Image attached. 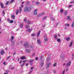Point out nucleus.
<instances>
[{"label":"nucleus","mask_w":74,"mask_h":74,"mask_svg":"<svg viewBox=\"0 0 74 74\" xmlns=\"http://www.w3.org/2000/svg\"><path fill=\"white\" fill-rule=\"evenodd\" d=\"M31 10L30 8L29 7V6H26L24 9L25 12H27V11H30Z\"/></svg>","instance_id":"1"},{"label":"nucleus","mask_w":74,"mask_h":74,"mask_svg":"<svg viewBox=\"0 0 74 74\" xmlns=\"http://www.w3.org/2000/svg\"><path fill=\"white\" fill-rule=\"evenodd\" d=\"M24 21L25 22H27L28 25H31V23H32V22L29 21V20L27 21V19L26 18L24 20Z\"/></svg>","instance_id":"2"},{"label":"nucleus","mask_w":74,"mask_h":74,"mask_svg":"<svg viewBox=\"0 0 74 74\" xmlns=\"http://www.w3.org/2000/svg\"><path fill=\"white\" fill-rule=\"evenodd\" d=\"M24 46L26 48H29V43L27 42H26L25 44L24 45Z\"/></svg>","instance_id":"3"},{"label":"nucleus","mask_w":74,"mask_h":74,"mask_svg":"<svg viewBox=\"0 0 74 74\" xmlns=\"http://www.w3.org/2000/svg\"><path fill=\"white\" fill-rule=\"evenodd\" d=\"M71 64V62H68L66 65V67H70V64Z\"/></svg>","instance_id":"4"},{"label":"nucleus","mask_w":74,"mask_h":74,"mask_svg":"<svg viewBox=\"0 0 74 74\" xmlns=\"http://www.w3.org/2000/svg\"><path fill=\"white\" fill-rule=\"evenodd\" d=\"M38 11V9H36L34 10V15H36L37 14V11Z\"/></svg>","instance_id":"5"},{"label":"nucleus","mask_w":74,"mask_h":74,"mask_svg":"<svg viewBox=\"0 0 74 74\" xmlns=\"http://www.w3.org/2000/svg\"><path fill=\"white\" fill-rule=\"evenodd\" d=\"M44 12H42L41 13L39 14L38 15H37L38 17L39 16H42V15H44Z\"/></svg>","instance_id":"6"},{"label":"nucleus","mask_w":74,"mask_h":74,"mask_svg":"<svg viewBox=\"0 0 74 74\" xmlns=\"http://www.w3.org/2000/svg\"><path fill=\"white\" fill-rule=\"evenodd\" d=\"M8 22L9 23H13L14 22V21L13 20H12L11 21L10 20V19L8 18Z\"/></svg>","instance_id":"7"},{"label":"nucleus","mask_w":74,"mask_h":74,"mask_svg":"<svg viewBox=\"0 0 74 74\" xmlns=\"http://www.w3.org/2000/svg\"><path fill=\"white\" fill-rule=\"evenodd\" d=\"M44 40L45 41H48V38L47 36H44Z\"/></svg>","instance_id":"8"},{"label":"nucleus","mask_w":74,"mask_h":74,"mask_svg":"<svg viewBox=\"0 0 74 74\" xmlns=\"http://www.w3.org/2000/svg\"><path fill=\"white\" fill-rule=\"evenodd\" d=\"M26 62V60H23L22 62L23 63H24L21 66V68L22 67H23V66H24V65L25 64V62Z\"/></svg>","instance_id":"9"},{"label":"nucleus","mask_w":74,"mask_h":74,"mask_svg":"<svg viewBox=\"0 0 74 74\" xmlns=\"http://www.w3.org/2000/svg\"><path fill=\"white\" fill-rule=\"evenodd\" d=\"M37 43L39 45H41V40L38 39L37 40Z\"/></svg>","instance_id":"10"},{"label":"nucleus","mask_w":74,"mask_h":74,"mask_svg":"<svg viewBox=\"0 0 74 74\" xmlns=\"http://www.w3.org/2000/svg\"><path fill=\"white\" fill-rule=\"evenodd\" d=\"M53 16V15L51 16V19L52 21H55V18H54V17H52Z\"/></svg>","instance_id":"11"},{"label":"nucleus","mask_w":74,"mask_h":74,"mask_svg":"<svg viewBox=\"0 0 74 74\" xmlns=\"http://www.w3.org/2000/svg\"><path fill=\"white\" fill-rule=\"evenodd\" d=\"M25 51L26 53H30V50L28 49H26Z\"/></svg>","instance_id":"12"},{"label":"nucleus","mask_w":74,"mask_h":74,"mask_svg":"<svg viewBox=\"0 0 74 74\" xmlns=\"http://www.w3.org/2000/svg\"><path fill=\"white\" fill-rule=\"evenodd\" d=\"M41 32V31H39L38 33L37 34V37H38L39 36H40V33Z\"/></svg>","instance_id":"13"},{"label":"nucleus","mask_w":74,"mask_h":74,"mask_svg":"<svg viewBox=\"0 0 74 74\" xmlns=\"http://www.w3.org/2000/svg\"><path fill=\"white\" fill-rule=\"evenodd\" d=\"M51 64V63H49L47 64V68H48L49 67V66Z\"/></svg>","instance_id":"14"},{"label":"nucleus","mask_w":74,"mask_h":74,"mask_svg":"<svg viewBox=\"0 0 74 74\" xmlns=\"http://www.w3.org/2000/svg\"><path fill=\"white\" fill-rule=\"evenodd\" d=\"M20 59H22V60H24V59H26V58L25 57H21V58Z\"/></svg>","instance_id":"15"},{"label":"nucleus","mask_w":74,"mask_h":74,"mask_svg":"<svg viewBox=\"0 0 74 74\" xmlns=\"http://www.w3.org/2000/svg\"><path fill=\"white\" fill-rule=\"evenodd\" d=\"M70 40V37H68L66 38V41H69Z\"/></svg>","instance_id":"16"},{"label":"nucleus","mask_w":74,"mask_h":74,"mask_svg":"<svg viewBox=\"0 0 74 74\" xmlns=\"http://www.w3.org/2000/svg\"><path fill=\"white\" fill-rule=\"evenodd\" d=\"M26 31L28 32H30L32 31V29H30L28 30H27Z\"/></svg>","instance_id":"17"},{"label":"nucleus","mask_w":74,"mask_h":74,"mask_svg":"<svg viewBox=\"0 0 74 74\" xmlns=\"http://www.w3.org/2000/svg\"><path fill=\"white\" fill-rule=\"evenodd\" d=\"M11 17L12 19H14L15 18V16L14 15H12Z\"/></svg>","instance_id":"18"},{"label":"nucleus","mask_w":74,"mask_h":74,"mask_svg":"<svg viewBox=\"0 0 74 74\" xmlns=\"http://www.w3.org/2000/svg\"><path fill=\"white\" fill-rule=\"evenodd\" d=\"M67 19H69V21H70L71 20V18H70V16H68Z\"/></svg>","instance_id":"19"},{"label":"nucleus","mask_w":74,"mask_h":74,"mask_svg":"<svg viewBox=\"0 0 74 74\" xmlns=\"http://www.w3.org/2000/svg\"><path fill=\"white\" fill-rule=\"evenodd\" d=\"M50 59V58L49 57L47 58V62H48L49 61V59Z\"/></svg>","instance_id":"20"},{"label":"nucleus","mask_w":74,"mask_h":74,"mask_svg":"<svg viewBox=\"0 0 74 74\" xmlns=\"http://www.w3.org/2000/svg\"><path fill=\"white\" fill-rule=\"evenodd\" d=\"M1 8H4V6H3V4L2 3H1Z\"/></svg>","instance_id":"21"},{"label":"nucleus","mask_w":74,"mask_h":74,"mask_svg":"<svg viewBox=\"0 0 74 74\" xmlns=\"http://www.w3.org/2000/svg\"><path fill=\"white\" fill-rule=\"evenodd\" d=\"M4 50H2L1 51V55H3V54L4 53Z\"/></svg>","instance_id":"22"},{"label":"nucleus","mask_w":74,"mask_h":74,"mask_svg":"<svg viewBox=\"0 0 74 74\" xmlns=\"http://www.w3.org/2000/svg\"><path fill=\"white\" fill-rule=\"evenodd\" d=\"M71 26L72 27H73V28L74 27V22H73L72 23Z\"/></svg>","instance_id":"23"},{"label":"nucleus","mask_w":74,"mask_h":74,"mask_svg":"<svg viewBox=\"0 0 74 74\" xmlns=\"http://www.w3.org/2000/svg\"><path fill=\"white\" fill-rule=\"evenodd\" d=\"M65 71H66L65 69H64L63 71L62 72V74H64L65 73Z\"/></svg>","instance_id":"24"},{"label":"nucleus","mask_w":74,"mask_h":74,"mask_svg":"<svg viewBox=\"0 0 74 74\" xmlns=\"http://www.w3.org/2000/svg\"><path fill=\"white\" fill-rule=\"evenodd\" d=\"M73 41L71 42L69 46L70 47H71V45H72V44H73Z\"/></svg>","instance_id":"25"},{"label":"nucleus","mask_w":74,"mask_h":74,"mask_svg":"<svg viewBox=\"0 0 74 74\" xmlns=\"http://www.w3.org/2000/svg\"><path fill=\"white\" fill-rule=\"evenodd\" d=\"M57 64V63H55L54 64H53V67H56Z\"/></svg>","instance_id":"26"},{"label":"nucleus","mask_w":74,"mask_h":74,"mask_svg":"<svg viewBox=\"0 0 74 74\" xmlns=\"http://www.w3.org/2000/svg\"><path fill=\"white\" fill-rule=\"evenodd\" d=\"M30 27V26L29 25H27L25 26V28L26 29H27V28H29Z\"/></svg>","instance_id":"27"},{"label":"nucleus","mask_w":74,"mask_h":74,"mask_svg":"<svg viewBox=\"0 0 74 74\" xmlns=\"http://www.w3.org/2000/svg\"><path fill=\"white\" fill-rule=\"evenodd\" d=\"M57 41L58 42H60V38H58L57 39Z\"/></svg>","instance_id":"28"},{"label":"nucleus","mask_w":74,"mask_h":74,"mask_svg":"<svg viewBox=\"0 0 74 74\" xmlns=\"http://www.w3.org/2000/svg\"><path fill=\"white\" fill-rule=\"evenodd\" d=\"M43 65H44V62H42L40 64V66H41V67H42V66H43Z\"/></svg>","instance_id":"29"},{"label":"nucleus","mask_w":74,"mask_h":74,"mask_svg":"<svg viewBox=\"0 0 74 74\" xmlns=\"http://www.w3.org/2000/svg\"><path fill=\"white\" fill-rule=\"evenodd\" d=\"M33 61H34V60H30L29 61V62L30 63H32V62H33Z\"/></svg>","instance_id":"30"},{"label":"nucleus","mask_w":74,"mask_h":74,"mask_svg":"<svg viewBox=\"0 0 74 74\" xmlns=\"http://www.w3.org/2000/svg\"><path fill=\"white\" fill-rule=\"evenodd\" d=\"M67 26L68 27H69L70 26V24H66L65 25V26Z\"/></svg>","instance_id":"31"},{"label":"nucleus","mask_w":74,"mask_h":74,"mask_svg":"<svg viewBox=\"0 0 74 74\" xmlns=\"http://www.w3.org/2000/svg\"><path fill=\"white\" fill-rule=\"evenodd\" d=\"M14 1V0H12L10 1V3L11 4V3H12Z\"/></svg>","instance_id":"32"},{"label":"nucleus","mask_w":74,"mask_h":74,"mask_svg":"<svg viewBox=\"0 0 74 74\" xmlns=\"http://www.w3.org/2000/svg\"><path fill=\"white\" fill-rule=\"evenodd\" d=\"M14 36H12L11 38V41H12V40L14 39Z\"/></svg>","instance_id":"33"},{"label":"nucleus","mask_w":74,"mask_h":74,"mask_svg":"<svg viewBox=\"0 0 74 74\" xmlns=\"http://www.w3.org/2000/svg\"><path fill=\"white\" fill-rule=\"evenodd\" d=\"M19 12V10H17V11L16 12V14L17 15L18 14V12Z\"/></svg>","instance_id":"34"},{"label":"nucleus","mask_w":74,"mask_h":74,"mask_svg":"<svg viewBox=\"0 0 74 74\" xmlns=\"http://www.w3.org/2000/svg\"><path fill=\"white\" fill-rule=\"evenodd\" d=\"M60 12H61V13H62V12H63V10L62 9H61L60 10Z\"/></svg>","instance_id":"35"},{"label":"nucleus","mask_w":74,"mask_h":74,"mask_svg":"<svg viewBox=\"0 0 74 74\" xmlns=\"http://www.w3.org/2000/svg\"><path fill=\"white\" fill-rule=\"evenodd\" d=\"M54 37L55 38H58V36L57 35H55L54 36Z\"/></svg>","instance_id":"36"},{"label":"nucleus","mask_w":74,"mask_h":74,"mask_svg":"<svg viewBox=\"0 0 74 74\" xmlns=\"http://www.w3.org/2000/svg\"><path fill=\"white\" fill-rule=\"evenodd\" d=\"M22 12V9L20 8V12L21 13Z\"/></svg>","instance_id":"37"},{"label":"nucleus","mask_w":74,"mask_h":74,"mask_svg":"<svg viewBox=\"0 0 74 74\" xmlns=\"http://www.w3.org/2000/svg\"><path fill=\"white\" fill-rule=\"evenodd\" d=\"M40 4V3H39V2H36V4L38 5V4Z\"/></svg>","instance_id":"38"},{"label":"nucleus","mask_w":74,"mask_h":74,"mask_svg":"<svg viewBox=\"0 0 74 74\" xmlns=\"http://www.w3.org/2000/svg\"><path fill=\"white\" fill-rule=\"evenodd\" d=\"M34 36H35V34H32L31 35V36H32V37Z\"/></svg>","instance_id":"39"},{"label":"nucleus","mask_w":74,"mask_h":74,"mask_svg":"<svg viewBox=\"0 0 74 74\" xmlns=\"http://www.w3.org/2000/svg\"><path fill=\"white\" fill-rule=\"evenodd\" d=\"M10 56H9L8 57H7L6 60H8V59H10Z\"/></svg>","instance_id":"40"},{"label":"nucleus","mask_w":74,"mask_h":74,"mask_svg":"<svg viewBox=\"0 0 74 74\" xmlns=\"http://www.w3.org/2000/svg\"><path fill=\"white\" fill-rule=\"evenodd\" d=\"M43 57V56H41L40 58V60L42 59V58Z\"/></svg>","instance_id":"41"},{"label":"nucleus","mask_w":74,"mask_h":74,"mask_svg":"<svg viewBox=\"0 0 74 74\" xmlns=\"http://www.w3.org/2000/svg\"><path fill=\"white\" fill-rule=\"evenodd\" d=\"M11 44H12V45H14V42H11Z\"/></svg>","instance_id":"42"},{"label":"nucleus","mask_w":74,"mask_h":74,"mask_svg":"<svg viewBox=\"0 0 74 74\" xmlns=\"http://www.w3.org/2000/svg\"><path fill=\"white\" fill-rule=\"evenodd\" d=\"M23 26V24H22V23L20 25V27H22Z\"/></svg>","instance_id":"43"},{"label":"nucleus","mask_w":74,"mask_h":74,"mask_svg":"<svg viewBox=\"0 0 74 74\" xmlns=\"http://www.w3.org/2000/svg\"><path fill=\"white\" fill-rule=\"evenodd\" d=\"M9 3V1H8L6 2V3L5 4V5H8V3Z\"/></svg>","instance_id":"44"},{"label":"nucleus","mask_w":74,"mask_h":74,"mask_svg":"<svg viewBox=\"0 0 74 74\" xmlns=\"http://www.w3.org/2000/svg\"><path fill=\"white\" fill-rule=\"evenodd\" d=\"M47 18V17L46 16H45L44 17L43 19H45L46 18Z\"/></svg>","instance_id":"45"},{"label":"nucleus","mask_w":74,"mask_h":74,"mask_svg":"<svg viewBox=\"0 0 74 74\" xmlns=\"http://www.w3.org/2000/svg\"><path fill=\"white\" fill-rule=\"evenodd\" d=\"M3 64H4V65H6V64H7L5 63V62H4L3 63Z\"/></svg>","instance_id":"46"},{"label":"nucleus","mask_w":74,"mask_h":74,"mask_svg":"<svg viewBox=\"0 0 74 74\" xmlns=\"http://www.w3.org/2000/svg\"><path fill=\"white\" fill-rule=\"evenodd\" d=\"M68 70H69V68L66 69V72L68 71Z\"/></svg>","instance_id":"47"},{"label":"nucleus","mask_w":74,"mask_h":74,"mask_svg":"<svg viewBox=\"0 0 74 74\" xmlns=\"http://www.w3.org/2000/svg\"><path fill=\"white\" fill-rule=\"evenodd\" d=\"M30 47L31 48H33V45H31Z\"/></svg>","instance_id":"48"},{"label":"nucleus","mask_w":74,"mask_h":74,"mask_svg":"<svg viewBox=\"0 0 74 74\" xmlns=\"http://www.w3.org/2000/svg\"><path fill=\"white\" fill-rule=\"evenodd\" d=\"M2 12H3V14L4 15L5 14V13H4V11H3Z\"/></svg>","instance_id":"49"},{"label":"nucleus","mask_w":74,"mask_h":74,"mask_svg":"<svg viewBox=\"0 0 74 74\" xmlns=\"http://www.w3.org/2000/svg\"><path fill=\"white\" fill-rule=\"evenodd\" d=\"M74 1H72L70 2V3L71 4L72 3H74Z\"/></svg>","instance_id":"50"},{"label":"nucleus","mask_w":74,"mask_h":74,"mask_svg":"<svg viewBox=\"0 0 74 74\" xmlns=\"http://www.w3.org/2000/svg\"><path fill=\"white\" fill-rule=\"evenodd\" d=\"M21 63H22V60H21L19 62V63H20V64H21Z\"/></svg>","instance_id":"51"},{"label":"nucleus","mask_w":74,"mask_h":74,"mask_svg":"<svg viewBox=\"0 0 74 74\" xmlns=\"http://www.w3.org/2000/svg\"><path fill=\"white\" fill-rule=\"evenodd\" d=\"M20 29H19V28H18V29H17L16 30V31H18V30H19Z\"/></svg>","instance_id":"52"},{"label":"nucleus","mask_w":74,"mask_h":74,"mask_svg":"<svg viewBox=\"0 0 74 74\" xmlns=\"http://www.w3.org/2000/svg\"><path fill=\"white\" fill-rule=\"evenodd\" d=\"M36 60H38V57H36Z\"/></svg>","instance_id":"53"},{"label":"nucleus","mask_w":74,"mask_h":74,"mask_svg":"<svg viewBox=\"0 0 74 74\" xmlns=\"http://www.w3.org/2000/svg\"><path fill=\"white\" fill-rule=\"evenodd\" d=\"M71 6H72L71 5H70L68 7H69V8H70V7H71Z\"/></svg>","instance_id":"54"},{"label":"nucleus","mask_w":74,"mask_h":74,"mask_svg":"<svg viewBox=\"0 0 74 74\" xmlns=\"http://www.w3.org/2000/svg\"><path fill=\"white\" fill-rule=\"evenodd\" d=\"M66 65V63H64L63 64V65L64 66H65Z\"/></svg>","instance_id":"55"},{"label":"nucleus","mask_w":74,"mask_h":74,"mask_svg":"<svg viewBox=\"0 0 74 74\" xmlns=\"http://www.w3.org/2000/svg\"><path fill=\"white\" fill-rule=\"evenodd\" d=\"M29 65L28 64H26V66H27L28 65Z\"/></svg>","instance_id":"56"},{"label":"nucleus","mask_w":74,"mask_h":74,"mask_svg":"<svg viewBox=\"0 0 74 74\" xmlns=\"http://www.w3.org/2000/svg\"><path fill=\"white\" fill-rule=\"evenodd\" d=\"M53 73H56V71H53Z\"/></svg>","instance_id":"57"},{"label":"nucleus","mask_w":74,"mask_h":74,"mask_svg":"<svg viewBox=\"0 0 74 74\" xmlns=\"http://www.w3.org/2000/svg\"><path fill=\"white\" fill-rule=\"evenodd\" d=\"M58 36L59 37H60V35L59 34H58Z\"/></svg>","instance_id":"58"},{"label":"nucleus","mask_w":74,"mask_h":74,"mask_svg":"<svg viewBox=\"0 0 74 74\" xmlns=\"http://www.w3.org/2000/svg\"><path fill=\"white\" fill-rule=\"evenodd\" d=\"M34 68L33 67H32L31 68V70H32V69H33Z\"/></svg>","instance_id":"59"},{"label":"nucleus","mask_w":74,"mask_h":74,"mask_svg":"<svg viewBox=\"0 0 74 74\" xmlns=\"http://www.w3.org/2000/svg\"><path fill=\"white\" fill-rule=\"evenodd\" d=\"M35 55V53H34L32 54V56H34Z\"/></svg>","instance_id":"60"},{"label":"nucleus","mask_w":74,"mask_h":74,"mask_svg":"<svg viewBox=\"0 0 74 74\" xmlns=\"http://www.w3.org/2000/svg\"><path fill=\"white\" fill-rule=\"evenodd\" d=\"M32 71H31L29 72V74H30V73H32Z\"/></svg>","instance_id":"61"},{"label":"nucleus","mask_w":74,"mask_h":74,"mask_svg":"<svg viewBox=\"0 0 74 74\" xmlns=\"http://www.w3.org/2000/svg\"><path fill=\"white\" fill-rule=\"evenodd\" d=\"M18 44H19V42H18L17 44V45H18Z\"/></svg>","instance_id":"62"},{"label":"nucleus","mask_w":74,"mask_h":74,"mask_svg":"<svg viewBox=\"0 0 74 74\" xmlns=\"http://www.w3.org/2000/svg\"><path fill=\"white\" fill-rule=\"evenodd\" d=\"M64 29H67V27H65Z\"/></svg>","instance_id":"63"},{"label":"nucleus","mask_w":74,"mask_h":74,"mask_svg":"<svg viewBox=\"0 0 74 74\" xmlns=\"http://www.w3.org/2000/svg\"><path fill=\"white\" fill-rule=\"evenodd\" d=\"M45 25H44L42 26L43 27H45Z\"/></svg>","instance_id":"64"}]
</instances>
